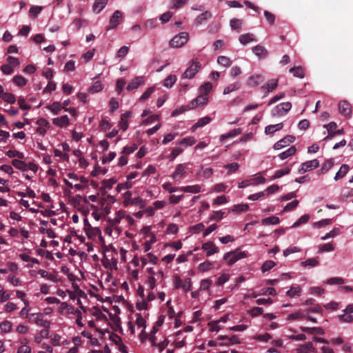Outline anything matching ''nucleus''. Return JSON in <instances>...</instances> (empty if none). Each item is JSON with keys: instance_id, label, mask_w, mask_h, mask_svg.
Segmentation results:
<instances>
[{"instance_id": "obj_13", "label": "nucleus", "mask_w": 353, "mask_h": 353, "mask_svg": "<svg viewBox=\"0 0 353 353\" xmlns=\"http://www.w3.org/2000/svg\"><path fill=\"white\" fill-rule=\"evenodd\" d=\"M201 249L206 251V256L211 255L219 252V249L212 241H208L202 245Z\"/></svg>"}, {"instance_id": "obj_60", "label": "nucleus", "mask_w": 353, "mask_h": 353, "mask_svg": "<svg viewBox=\"0 0 353 353\" xmlns=\"http://www.w3.org/2000/svg\"><path fill=\"white\" fill-rule=\"evenodd\" d=\"M334 250V246L330 243H325L319 246V252H332Z\"/></svg>"}, {"instance_id": "obj_29", "label": "nucleus", "mask_w": 353, "mask_h": 353, "mask_svg": "<svg viewBox=\"0 0 353 353\" xmlns=\"http://www.w3.org/2000/svg\"><path fill=\"white\" fill-rule=\"evenodd\" d=\"M239 41L241 44L246 45L250 42L256 41L257 40L253 34L247 33L240 35L239 37Z\"/></svg>"}, {"instance_id": "obj_38", "label": "nucleus", "mask_w": 353, "mask_h": 353, "mask_svg": "<svg viewBox=\"0 0 353 353\" xmlns=\"http://www.w3.org/2000/svg\"><path fill=\"white\" fill-rule=\"evenodd\" d=\"M212 89V85L210 82L204 83L199 88V92L201 94H204L208 97V94Z\"/></svg>"}, {"instance_id": "obj_6", "label": "nucleus", "mask_w": 353, "mask_h": 353, "mask_svg": "<svg viewBox=\"0 0 353 353\" xmlns=\"http://www.w3.org/2000/svg\"><path fill=\"white\" fill-rule=\"evenodd\" d=\"M188 37V33L185 32H180L171 39L170 44L173 48L181 47L187 43Z\"/></svg>"}, {"instance_id": "obj_43", "label": "nucleus", "mask_w": 353, "mask_h": 353, "mask_svg": "<svg viewBox=\"0 0 353 353\" xmlns=\"http://www.w3.org/2000/svg\"><path fill=\"white\" fill-rule=\"evenodd\" d=\"M291 169L290 168H285L278 170L275 172L274 174L271 176V180L281 178V176L286 175L290 172Z\"/></svg>"}, {"instance_id": "obj_36", "label": "nucleus", "mask_w": 353, "mask_h": 353, "mask_svg": "<svg viewBox=\"0 0 353 353\" xmlns=\"http://www.w3.org/2000/svg\"><path fill=\"white\" fill-rule=\"evenodd\" d=\"M241 88V83L239 82H235L226 86L223 92V94H228L232 92L238 90Z\"/></svg>"}, {"instance_id": "obj_1", "label": "nucleus", "mask_w": 353, "mask_h": 353, "mask_svg": "<svg viewBox=\"0 0 353 353\" xmlns=\"http://www.w3.org/2000/svg\"><path fill=\"white\" fill-rule=\"evenodd\" d=\"M136 320L134 323L130 321L128 323V330L132 334H135L137 331H140L139 334L141 342H144L148 335L145 333L146 321L145 319L139 314L135 315Z\"/></svg>"}, {"instance_id": "obj_7", "label": "nucleus", "mask_w": 353, "mask_h": 353, "mask_svg": "<svg viewBox=\"0 0 353 353\" xmlns=\"http://www.w3.org/2000/svg\"><path fill=\"white\" fill-rule=\"evenodd\" d=\"M319 165V161L317 159H313L310 161L302 163L299 168V173L303 174L307 172L312 171Z\"/></svg>"}, {"instance_id": "obj_2", "label": "nucleus", "mask_w": 353, "mask_h": 353, "mask_svg": "<svg viewBox=\"0 0 353 353\" xmlns=\"http://www.w3.org/2000/svg\"><path fill=\"white\" fill-rule=\"evenodd\" d=\"M90 315L93 317L96 324H103V327H108L107 316L99 307H94L90 311Z\"/></svg>"}, {"instance_id": "obj_58", "label": "nucleus", "mask_w": 353, "mask_h": 353, "mask_svg": "<svg viewBox=\"0 0 353 353\" xmlns=\"http://www.w3.org/2000/svg\"><path fill=\"white\" fill-rule=\"evenodd\" d=\"M339 321L341 323H352L353 321V316L351 314L344 312L343 314L338 316Z\"/></svg>"}, {"instance_id": "obj_40", "label": "nucleus", "mask_w": 353, "mask_h": 353, "mask_svg": "<svg viewBox=\"0 0 353 353\" xmlns=\"http://www.w3.org/2000/svg\"><path fill=\"white\" fill-rule=\"evenodd\" d=\"M176 79H177V78H176V75L170 74L163 81V86H165L167 88H172V85L176 83Z\"/></svg>"}, {"instance_id": "obj_3", "label": "nucleus", "mask_w": 353, "mask_h": 353, "mask_svg": "<svg viewBox=\"0 0 353 353\" xmlns=\"http://www.w3.org/2000/svg\"><path fill=\"white\" fill-rule=\"evenodd\" d=\"M291 108L292 103L290 102L281 103L272 109L271 114L272 117H283L285 116Z\"/></svg>"}, {"instance_id": "obj_33", "label": "nucleus", "mask_w": 353, "mask_h": 353, "mask_svg": "<svg viewBox=\"0 0 353 353\" xmlns=\"http://www.w3.org/2000/svg\"><path fill=\"white\" fill-rule=\"evenodd\" d=\"M302 289L299 285L292 286L286 292V295L290 297L299 296Z\"/></svg>"}, {"instance_id": "obj_10", "label": "nucleus", "mask_w": 353, "mask_h": 353, "mask_svg": "<svg viewBox=\"0 0 353 353\" xmlns=\"http://www.w3.org/2000/svg\"><path fill=\"white\" fill-rule=\"evenodd\" d=\"M295 141V137L292 135H287L284 138L276 142L274 145L275 150H281Z\"/></svg>"}, {"instance_id": "obj_59", "label": "nucleus", "mask_w": 353, "mask_h": 353, "mask_svg": "<svg viewBox=\"0 0 353 353\" xmlns=\"http://www.w3.org/2000/svg\"><path fill=\"white\" fill-rule=\"evenodd\" d=\"M230 25L232 29L236 30L239 32L241 28L242 21L239 19H232L230 21Z\"/></svg>"}, {"instance_id": "obj_44", "label": "nucleus", "mask_w": 353, "mask_h": 353, "mask_svg": "<svg viewBox=\"0 0 353 353\" xmlns=\"http://www.w3.org/2000/svg\"><path fill=\"white\" fill-rule=\"evenodd\" d=\"M6 154L9 158L17 157L19 159H23L25 158V155L23 152L15 150H9L6 152Z\"/></svg>"}, {"instance_id": "obj_32", "label": "nucleus", "mask_w": 353, "mask_h": 353, "mask_svg": "<svg viewBox=\"0 0 353 353\" xmlns=\"http://www.w3.org/2000/svg\"><path fill=\"white\" fill-rule=\"evenodd\" d=\"M88 325L89 327L94 329L97 332H99L101 334H103V331L107 330V327H103V324H96L93 319L88 321Z\"/></svg>"}, {"instance_id": "obj_15", "label": "nucleus", "mask_w": 353, "mask_h": 353, "mask_svg": "<svg viewBox=\"0 0 353 353\" xmlns=\"http://www.w3.org/2000/svg\"><path fill=\"white\" fill-rule=\"evenodd\" d=\"M84 232L89 239L94 241L101 238V232L98 227H90L89 229L85 230Z\"/></svg>"}, {"instance_id": "obj_18", "label": "nucleus", "mask_w": 353, "mask_h": 353, "mask_svg": "<svg viewBox=\"0 0 353 353\" xmlns=\"http://www.w3.org/2000/svg\"><path fill=\"white\" fill-rule=\"evenodd\" d=\"M252 50L259 59H265L268 54V50L261 45L253 47Z\"/></svg>"}, {"instance_id": "obj_27", "label": "nucleus", "mask_w": 353, "mask_h": 353, "mask_svg": "<svg viewBox=\"0 0 353 353\" xmlns=\"http://www.w3.org/2000/svg\"><path fill=\"white\" fill-rule=\"evenodd\" d=\"M241 133V130L239 128L234 129L220 136L219 140L221 143L224 142L226 139L232 137H236Z\"/></svg>"}, {"instance_id": "obj_51", "label": "nucleus", "mask_w": 353, "mask_h": 353, "mask_svg": "<svg viewBox=\"0 0 353 353\" xmlns=\"http://www.w3.org/2000/svg\"><path fill=\"white\" fill-rule=\"evenodd\" d=\"M310 219V216L308 214H304L301 216L296 222H294L291 228H296L301 225V224L306 223Z\"/></svg>"}, {"instance_id": "obj_25", "label": "nucleus", "mask_w": 353, "mask_h": 353, "mask_svg": "<svg viewBox=\"0 0 353 353\" xmlns=\"http://www.w3.org/2000/svg\"><path fill=\"white\" fill-rule=\"evenodd\" d=\"M143 77H137L132 79L127 85L128 90H132L137 88L139 85L143 83Z\"/></svg>"}, {"instance_id": "obj_47", "label": "nucleus", "mask_w": 353, "mask_h": 353, "mask_svg": "<svg viewBox=\"0 0 353 353\" xmlns=\"http://www.w3.org/2000/svg\"><path fill=\"white\" fill-rule=\"evenodd\" d=\"M248 208V204H238L233 205L231 208L230 211L235 213H241L247 211Z\"/></svg>"}, {"instance_id": "obj_55", "label": "nucleus", "mask_w": 353, "mask_h": 353, "mask_svg": "<svg viewBox=\"0 0 353 353\" xmlns=\"http://www.w3.org/2000/svg\"><path fill=\"white\" fill-rule=\"evenodd\" d=\"M43 7L39 6H32L30 9V16L32 18H36L42 11Z\"/></svg>"}, {"instance_id": "obj_31", "label": "nucleus", "mask_w": 353, "mask_h": 353, "mask_svg": "<svg viewBox=\"0 0 353 353\" xmlns=\"http://www.w3.org/2000/svg\"><path fill=\"white\" fill-rule=\"evenodd\" d=\"M296 152V148L295 146H291L290 148H289L288 150H286L285 151L280 153L278 157L281 159V160H284L292 155H294Z\"/></svg>"}, {"instance_id": "obj_12", "label": "nucleus", "mask_w": 353, "mask_h": 353, "mask_svg": "<svg viewBox=\"0 0 353 353\" xmlns=\"http://www.w3.org/2000/svg\"><path fill=\"white\" fill-rule=\"evenodd\" d=\"M122 13L119 10H116L110 19V26L107 28V30L115 28L118 26L122 20Z\"/></svg>"}, {"instance_id": "obj_46", "label": "nucleus", "mask_w": 353, "mask_h": 353, "mask_svg": "<svg viewBox=\"0 0 353 353\" xmlns=\"http://www.w3.org/2000/svg\"><path fill=\"white\" fill-rule=\"evenodd\" d=\"M12 164L17 169L20 170L21 171L25 172L26 171L27 163L21 159H13L12 161Z\"/></svg>"}, {"instance_id": "obj_4", "label": "nucleus", "mask_w": 353, "mask_h": 353, "mask_svg": "<svg viewBox=\"0 0 353 353\" xmlns=\"http://www.w3.org/2000/svg\"><path fill=\"white\" fill-rule=\"evenodd\" d=\"M201 69V64L197 60H192L189 67L183 72L182 77L183 79H192Z\"/></svg>"}, {"instance_id": "obj_17", "label": "nucleus", "mask_w": 353, "mask_h": 353, "mask_svg": "<svg viewBox=\"0 0 353 353\" xmlns=\"http://www.w3.org/2000/svg\"><path fill=\"white\" fill-rule=\"evenodd\" d=\"M296 353H314L316 349L310 342L300 345L296 349Z\"/></svg>"}, {"instance_id": "obj_5", "label": "nucleus", "mask_w": 353, "mask_h": 353, "mask_svg": "<svg viewBox=\"0 0 353 353\" xmlns=\"http://www.w3.org/2000/svg\"><path fill=\"white\" fill-rule=\"evenodd\" d=\"M246 257L245 252H228L223 256V260L227 261L229 265H232L237 261Z\"/></svg>"}, {"instance_id": "obj_23", "label": "nucleus", "mask_w": 353, "mask_h": 353, "mask_svg": "<svg viewBox=\"0 0 353 353\" xmlns=\"http://www.w3.org/2000/svg\"><path fill=\"white\" fill-rule=\"evenodd\" d=\"M212 17L211 12L208 11H205L200 15H199L194 20V25L196 26H199L202 25L204 22L208 21Z\"/></svg>"}, {"instance_id": "obj_20", "label": "nucleus", "mask_w": 353, "mask_h": 353, "mask_svg": "<svg viewBox=\"0 0 353 353\" xmlns=\"http://www.w3.org/2000/svg\"><path fill=\"white\" fill-rule=\"evenodd\" d=\"M339 110L345 117H350L351 116V106L347 101H340L339 103Z\"/></svg>"}, {"instance_id": "obj_24", "label": "nucleus", "mask_w": 353, "mask_h": 353, "mask_svg": "<svg viewBox=\"0 0 353 353\" xmlns=\"http://www.w3.org/2000/svg\"><path fill=\"white\" fill-rule=\"evenodd\" d=\"M52 123L58 127H65L70 124L69 118L67 115H63L60 117L53 119Z\"/></svg>"}, {"instance_id": "obj_11", "label": "nucleus", "mask_w": 353, "mask_h": 353, "mask_svg": "<svg viewBox=\"0 0 353 353\" xmlns=\"http://www.w3.org/2000/svg\"><path fill=\"white\" fill-rule=\"evenodd\" d=\"M278 79H271L262 85L261 89L264 92V97H267L270 92L275 90L278 86Z\"/></svg>"}, {"instance_id": "obj_54", "label": "nucleus", "mask_w": 353, "mask_h": 353, "mask_svg": "<svg viewBox=\"0 0 353 353\" xmlns=\"http://www.w3.org/2000/svg\"><path fill=\"white\" fill-rule=\"evenodd\" d=\"M318 265H319L318 258H310L301 263V265L303 267H306V266L315 267V266H317Z\"/></svg>"}, {"instance_id": "obj_28", "label": "nucleus", "mask_w": 353, "mask_h": 353, "mask_svg": "<svg viewBox=\"0 0 353 353\" xmlns=\"http://www.w3.org/2000/svg\"><path fill=\"white\" fill-rule=\"evenodd\" d=\"M108 0H95L93 6L92 10L95 13H99L107 5Z\"/></svg>"}, {"instance_id": "obj_30", "label": "nucleus", "mask_w": 353, "mask_h": 353, "mask_svg": "<svg viewBox=\"0 0 353 353\" xmlns=\"http://www.w3.org/2000/svg\"><path fill=\"white\" fill-rule=\"evenodd\" d=\"M300 330L302 332H307L311 334H324L325 332L321 327H308L301 326L299 327Z\"/></svg>"}, {"instance_id": "obj_37", "label": "nucleus", "mask_w": 353, "mask_h": 353, "mask_svg": "<svg viewBox=\"0 0 353 353\" xmlns=\"http://www.w3.org/2000/svg\"><path fill=\"white\" fill-rule=\"evenodd\" d=\"M280 222V219L279 217L275 216H271L267 218H264L261 220V223L263 225H277Z\"/></svg>"}, {"instance_id": "obj_64", "label": "nucleus", "mask_w": 353, "mask_h": 353, "mask_svg": "<svg viewBox=\"0 0 353 353\" xmlns=\"http://www.w3.org/2000/svg\"><path fill=\"white\" fill-rule=\"evenodd\" d=\"M1 97L5 101L11 104L14 103L16 101L14 95L12 93L3 92Z\"/></svg>"}, {"instance_id": "obj_35", "label": "nucleus", "mask_w": 353, "mask_h": 353, "mask_svg": "<svg viewBox=\"0 0 353 353\" xmlns=\"http://www.w3.org/2000/svg\"><path fill=\"white\" fill-rule=\"evenodd\" d=\"M349 166L347 164H343L339 170L336 173L334 176V180L338 181L342 179L348 172Z\"/></svg>"}, {"instance_id": "obj_16", "label": "nucleus", "mask_w": 353, "mask_h": 353, "mask_svg": "<svg viewBox=\"0 0 353 353\" xmlns=\"http://www.w3.org/2000/svg\"><path fill=\"white\" fill-rule=\"evenodd\" d=\"M37 124L38 125L36 130L37 132L40 135H44L49 128L48 121L46 119L41 118L37 120Z\"/></svg>"}, {"instance_id": "obj_63", "label": "nucleus", "mask_w": 353, "mask_h": 353, "mask_svg": "<svg viewBox=\"0 0 353 353\" xmlns=\"http://www.w3.org/2000/svg\"><path fill=\"white\" fill-rule=\"evenodd\" d=\"M276 265L275 262L273 261H266L261 267V271L263 272H265L267 271L270 270L272 268H273Z\"/></svg>"}, {"instance_id": "obj_48", "label": "nucleus", "mask_w": 353, "mask_h": 353, "mask_svg": "<svg viewBox=\"0 0 353 353\" xmlns=\"http://www.w3.org/2000/svg\"><path fill=\"white\" fill-rule=\"evenodd\" d=\"M103 86L100 81H96L92 86L89 88V92L90 93H97L102 90Z\"/></svg>"}, {"instance_id": "obj_53", "label": "nucleus", "mask_w": 353, "mask_h": 353, "mask_svg": "<svg viewBox=\"0 0 353 353\" xmlns=\"http://www.w3.org/2000/svg\"><path fill=\"white\" fill-rule=\"evenodd\" d=\"M251 185H257L259 184H264L266 182L265 177L262 176H255L254 177L249 179Z\"/></svg>"}, {"instance_id": "obj_22", "label": "nucleus", "mask_w": 353, "mask_h": 353, "mask_svg": "<svg viewBox=\"0 0 353 353\" xmlns=\"http://www.w3.org/2000/svg\"><path fill=\"white\" fill-rule=\"evenodd\" d=\"M212 121V119L209 116H205L199 119L196 123H195L191 128V130L194 132L197 128H202L207 124L210 123Z\"/></svg>"}, {"instance_id": "obj_21", "label": "nucleus", "mask_w": 353, "mask_h": 353, "mask_svg": "<svg viewBox=\"0 0 353 353\" xmlns=\"http://www.w3.org/2000/svg\"><path fill=\"white\" fill-rule=\"evenodd\" d=\"M201 189L202 188L201 185L196 184L192 185L181 186L179 188V191L192 194H196L201 192Z\"/></svg>"}, {"instance_id": "obj_52", "label": "nucleus", "mask_w": 353, "mask_h": 353, "mask_svg": "<svg viewBox=\"0 0 353 353\" xmlns=\"http://www.w3.org/2000/svg\"><path fill=\"white\" fill-rule=\"evenodd\" d=\"M217 63L223 67L228 68L232 64V61L225 56H219L217 58Z\"/></svg>"}, {"instance_id": "obj_49", "label": "nucleus", "mask_w": 353, "mask_h": 353, "mask_svg": "<svg viewBox=\"0 0 353 353\" xmlns=\"http://www.w3.org/2000/svg\"><path fill=\"white\" fill-rule=\"evenodd\" d=\"M212 268H213L212 263L209 261H205L203 263H201L199 265L198 269L199 271L205 272L210 270L211 269H212Z\"/></svg>"}, {"instance_id": "obj_39", "label": "nucleus", "mask_w": 353, "mask_h": 353, "mask_svg": "<svg viewBox=\"0 0 353 353\" xmlns=\"http://www.w3.org/2000/svg\"><path fill=\"white\" fill-rule=\"evenodd\" d=\"M51 343L54 346H59L61 344H68V341L67 340L62 341V337L59 334H54L51 339Z\"/></svg>"}, {"instance_id": "obj_26", "label": "nucleus", "mask_w": 353, "mask_h": 353, "mask_svg": "<svg viewBox=\"0 0 353 353\" xmlns=\"http://www.w3.org/2000/svg\"><path fill=\"white\" fill-rule=\"evenodd\" d=\"M305 318V314L301 311L297 310L288 315L286 320L288 321H300Z\"/></svg>"}, {"instance_id": "obj_19", "label": "nucleus", "mask_w": 353, "mask_h": 353, "mask_svg": "<svg viewBox=\"0 0 353 353\" xmlns=\"http://www.w3.org/2000/svg\"><path fill=\"white\" fill-rule=\"evenodd\" d=\"M263 81V77L261 74H253L250 76L247 80V85L250 87H256Z\"/></svg>"}, {"instance_id": "obj_9", "label": "nucleus", "mask_w": 353, "mask_h": 353, "mask_svg": "<svg viewBox=\"0 0 353 353\" xmlns=\"http://www.w3.org/2000/svg\"><path fill=\"white\" fill-rule=\"evenodd\" d=\"M208 103V97L199 93V95L188 104V109H194L197 106L205 105Z\"/></svg>"}, {"instance_id": "obj_34", "label": "nucleus", "mask_w": 353, "mask_h": 353, "mask_svg": "<svg viewBox=\"0 0 353 353\" xmlns=\"http://www.w3.org/2000/svg\"><path fill=\"white\" fill-rule=\"evenodd\" d=\"M334 165V161L332 159L326 160L322 165L321 168L318 171L319 174H324L328 172Z\"/></svg>"}, {"instance_id": "obj_61", "label": "nucleus", "mask_w": 353, "mask_h": 353, "mask_svg": "<svg viewBox=\"0 0 353 353\" xmlns=\"http://www.w3.org/2000/svg\"><path fill=\"white\" fill-rule=\"evenodd\" d=\"M13 81L17 86L19 87L24 86L27 83L26 79L21 75L14 76L13 78Z\"/></svg>"}, {"instance_id": "obj_14", "label": "nucleus", "mask_w": 353, "mask_h": 353, "mask_svg": "<svg viewBox=\"0 0 353 353\" xmlns=\"http://www.w3.org/2000/svg\"><path fill=\"white\" fill-rule=\"evenodd\" d=\"M187 170V166L184 163L178 164L176 166L175 170L172 174V178L174 179H178L183 178L185 176Z\"/></svg>"}, {"instance_id": "obj_42", "label": "nucleus", "mask_w": 353, "mask_h": 353, "mask_svg": "<svg viewBox=\"0 0 353 353\" xmlns=\"http://www.w3.org/2000/svg\"><path fill=\"white\" fill-rule=\"evenodd\" d=\"M47 108L54 115H57L60 112L63 107L59 102H54L52 104L48 105Z\"/></svg>"}, {"instance_id": "obj_45", "label": "nucleus", "mask_w": 353, "mask_h": 353, "mask_svg": "<svg viewBox=\"0 0 353 353\" xmlns=\"http://www.w3.org/2000/svg\"><path fill=\"white\" fill-rule=\"evenodd\" d=\"M12 324L10 321L4 320L0 323V329L2 332L8 333L11 332Z\"/></svg>"}, {"instance_id": "obj_50", "label": "nucleus", "mask_w": 353, "mask_h": 353, "mask_svg": "<svg viewBox=\"0 0 353 353\" xmlns=\"http://www.w3.org/2000/svg\"><path fill=\"white\" fill-rule=\"evenodd\" d=\"M224 214L225 212L222 210L213 211L209 219L210 221H219L223 218Z\"/></svg>"}, {"instance_id": "obj_56", "label": "nucleus", "mask_w": 353, "mask_h": 353, "mask_svg": "<svg viewBox=\"0 0 353 353\" xmlns=\"http://www.w3.org/2000/svg\"><path fill=\"white\" fill-rule=\"evenodd\" d=\"M290 72L296 77L303 78L305 76L304 71L301 67L292 68Z\"/></svg>"}, {"instance_id": "obj_41", "label": "nucleus", "mask_w": 353, "mask_h": 353, "mask_svg": "<svg viewBox=\"0 0 353 353\" xmlns=\"http://www.w3.org/2000/svg\"><path fill=\"white\" fill-rule=\"evenodd\" d=\"M38 274L42 277V278H46L48 280L53 281L54 283L57 282V276L52 274L48 273L47 271L44 270H39L38 271Z\"/></svg>"}, {"instance_id": "obj_62", "label": "nucleus", "mask_w": 353, "mask_h": 353, "mask_svg": "<svg viewBox=\"0 0 353 353\" xmlns=\"http://www.w3.org/2000/svg\"><path fill=\"white\" fill-rule=\"evenodd\" d=\"M154 90H155L154 86L148 88L141 96L139 100L141 101H145V100L148 99L151 96V94L154 92Z\"/></svg>"}, {"instance_id": "obj_8", "label": "nucleus", "mask_w": 353, "mask_h": 353, "mask_svg": "<svg viewBox=\"0 0 353 353\" xmlns=\"http://www.w3.org/2000/svg\"><path fill=\"white\" fill-rule=\"evenodd\" d=\"M30 317L32 318V321L37 325L41 326L43 328H50V322L48 320L43 319V314L32 313L30 314Z\"/></svg>"}, {"instance_id": "obj_57", "label": "nucleus", "mask_w": 353, "mask_h": 353, "mask_svg": "<svg viewBox=\"0 0 353 353\" xmlns=\"http://www.w3.org/2000/svg\"><path fill=\"white\" fill-rule=\"evenodd\" d=\"M240 343V339L239 337L236 335H233L231 337L227 338V341L223 343H221V345H231L234 344H239Z\"/></svg>"}]
</instances>
